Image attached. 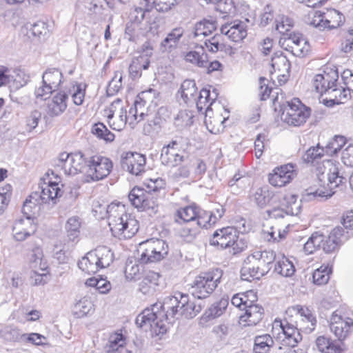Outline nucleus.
I'll use <instances>...</instances> for the list:
<instances>
[{"instance_id":"nucleus-41","label":"nucleus","mask_w":353,"mask_h":353,"mask_svg":"<svg viewBox=\"0 0 353 353\" xmlns=\"http://www.w3.org/2000/svg\"><path fill=\"white\" fill-rule=\"evenodd\" d=\"M143 185L149 192L153 193V195L155 193H158V199H163L166 195V182L162 178L145 179L143 182Z\"/></svg>"},{"instance_id":"nucleus-5","label":"nucleus","mask_w":353,"mask_h":353,"mask_svg":"<svg viewBox=\"0 0 353 353\" xmlns=\"http://www.w3.org/2000/svg\"><path fill=\"white\" fill-rule=\"evenodd\" d=\"M311 114V108L294 97L280 106V119L289 127L303 125Z\"/></svg>"},{"instance_id":"nucleus-51","label":"nucleus","mask_w":353,"mask_h":353,"mask_svg":"<svg viewBox=\"0 0 353 353\" xmlns=\"http://www.w3.org/2000/svg\"><path fill=\"white\" fill-rule=\"evenodd\" d=\"M228 305V299L221 298L219 301L212 305L205 312L203 317L211 320L219 317L225 311Z\"/></svg>"},{"instance_id":"nucleus-50","label":"nucleus","mask_w":353,"mask_h":353,"mask_svg":"<svg viewBox=\"0 0 353 353\" xmlns=\"http://www.w3.org/2000/svg\"><path fill=\"white\" fill-rule=\"evenodd\" d=\"M29 263L32 269L46 270L48 268L47 261L43 259V250L39 246L34 247L30 254Z\"/></svg>"},{"instance_id":"nucleus-32","label":"nucleus","mask_w":353,"mask_h":353,"mask_svg":"<svg viewBox=\"0 0 353 353\" xmlns=\"http://www.w3.org/2000/svg\"><path fill=\"white\" fill-rule=\"evenodd\" d=\"M324 98H322V103L327 107L334 105L346 103L350 99V90L339 86V82L335 83L332 90H329Z\"/></svg>"},{"instance_id":"nucleus-49","label":"nucleus","mask_w":353,"mask_h":353,"mask_svg":"<svg viewBox=\"0 0 353 353\" xmlns=\"http://www.w3.org/2000/svg\"><path fill=\"white\" fill-rule=\"evenodd\" d=\"M198 88L194 80L185 79L181 83L179 93L185 103L194 99Z\"/></svg>"},{"instance_id":"nucleus-64","label":"nucleus","mask_w":353,"mask_h":353,"mask_svg":"<svg viewBox=\"0 0 353 353\" xmlns=\"http://www.w3.org/2000/svg\"><path fill=\"white\" fill-rule=\"evenodd\" d=\"M80 228L81 222L77 217L70 218L65 224L68 235L71 236L73 241L79 236Z\"/></svg>"},{"instance_id":"nucleus-57","label":"nucleus","mask_w":353,"mask_h":353,"mask_svg":"<svg viewBox=\"0 0 353 353\" xmlns=\"http://www.w3.org/2000/svg\"><path fill=\"white\" fill-rule=\"evenodd\" d=\"M30 276V283L32 285H41L47 283L50 278L49 268L44 270L32 269Z\"/></svg>"},{"instance_id":"nucleus-47","label":"nucleus","mask_w":353,"mask_h":353,"mask_svg":"<svg viewBox=\"0 0 353 353\" xmlns=\"http://www.w3.org/2000/svg\"><path fill=\"white\" fill-rule=\"evenodd\" d=\"M224 34L221 32L216 34L212 37L207 39L205 42V46L207 50L211 52L215 53L218 51H225L229 48V46L225 41Z\"/></svg>"},{"instance_id":"nucleus-17","label":"nucleus","mask_w":353,"mask_h":353,"mask_svg":"<svg viewBox=\"0 0 353 353\" xmlns=\"http://www.w3.org/2000/svg\"><path fill=\"white\" fill-rule=\"evenodd\" d=\"M145 2V8L137 7L134 9L136 13L135 20L138 23H141L145 19L146 23L150 24V30L157 29V17H149L150 10L154 7L159 12H167L172 9V7L181 3L183 0H143Z\"/></svg>"},{"instance_id":"nucleus-29","label":"nucleus","mask_w":353,"mask_h":353,"mask_svg":"<svg viewBox=\"0 0 353 353\" xmlns=\"http://www.w3.org/2000/svg\"><path fill=\"white\" fill-rule=\"evenodd\" d=\"M165 285V279L160 272L148 270L143 274L139 286L143 294H149L164 288Z\"/></svg>"},{"instance_id":"nucleus-24","label":"nucleus","mask_w":353,"mask_h":353,"mask_svg":"<svg viewBox=\"0 0 353 353\" xmlns=\"http://www.w3.org/2000/svg\"><path fill=\"white\" fill-rule=\"evenodd\" d=\"M121 165L130 174L138 176L145 170L146 157L137 152H125L121 157Z\"/></svg>"},{"instance_id":"nucleus-20","label":"nucleus","mask_w":353,"mask_h":353,"mask_svg":"<svg viewBox=\"0 0 353 353\" xmlns=\"http://www.w3.org/2000/svg\"><path fill=\"white\" fill-rule=\"evenodd\" d=\"M296 166L288 163L276 166L267 176L268 182L274 188H283L290 184L296 176Z\"/></svg>"},{"instance_id":"nucleus-62","label":"nucleus","mask_w":353,"mask_h":353,"mask_svg":"<svg viewBox=\"0 0 353 353\" xmlns=\"http://www.w3.org/2000/svg\"><path fill=\"white\" fill-rule=\"evenodd\" d=\"M85 85L75 83L70 89V94H71L72 101L76 105L83 104L85 96Z\"/></svg>"},{"instance_id":"nucleus-25","label":"nucleus","mask_w":353,"mask_h":353,"mask_svg":"<svg viewBox=\"0 0 353 353\" xmlns=\"http://www.w3.org/2000/svg\"><path fill=\"white\" fill-rule=\"evenodd\" d=\"M271 74L275 75L280 85L285 84L290 73V62L284 54L279 51L274 53L271 59Z\"/></svg>"},{"instance_id":"nucleus-38","label":"nucleus","mask_w":353,"mask_h":353,"mask_svg":"<svg viewBox=\"0 0 353 353\" xmlns=\"http://www.w3.org/2000/svg\"><path fill=\"white\" fill-rule=\"evenodd\" d=\"M274 261V272L278 274L285 277H290L294 274L295 267L292 261L285 255L276 256Z\"/></svg>"},{"instance_id":"nucleus-21","label":"nucleus","mask_w":353,"mask_h":353,"mask_svg":"<svg viewBox=\"0 0 353 353\" xmlns=\"http://www.w3.org/2000/svg\"><path fill=\"white\" fill-rule=\"evenodd\" d=\"M86 159L81 152H64L59 154L57 165L65 174L76 175L81 172L84 168H86Z\"/></svg>"},{"instance_id":"nucleus-40","label":"nucleus","mask_w":353,"mask_h":353,"mask_svg":"<svg viewBox=\"0 0 353 353\" xmlns=\"http://www.w3.org/2000/svg\"><path fill=\"white\" fill-rule=\"evenodd\" d=\"M210 88L211 87L203 88L200 90L199 96L196 101V107L201 112L203 110L214 109V108H212V105L216 99L218 94L215 90L211 92Z\"/></svg>"},{"instance_id":"nucleus-31","label":"nucleus","mask_w":353,"mask_h":353,"mask_svg":"<svg viewBox=\"0 0 353 353\" xmlns=\"http://www.w3.org/2000/svg\"><path fill=\"white\" fill-rule=\"evenodd\" d=\"M296 199L297 196L294 194L288 193L283 196L280 194L279 202L268 205L269 208L266 210L267 217L274 219L284 217L286 214L284 206L295 203Z\"/></svg>"},{"instance_id":"nucleus-36","label":"nucleus","mask_w":353,"mask_h":353,"mask_svg":"<svg viewBox=\"0 0 353 353\" xmlns=\"http://www.w3.org/2000/svg\"><path fill=\"white\" fill-rule=\"evenodd\" d=\"M342 342L320 336L316 338L315 343L318 350L321 353H342L344 350Z\"/></svg>"},{"instance_id":"nucleus-13","label":"nucleus","mask_w":353,"mask_h":353,"mask_svg":"<svg viewBox=\"0 0 353 353\" xmlns=\"http://www.w3.org/2000/svg\"><path fill=\"white\" fill-rule=\"evenodd\" d=\"M338 79L337 68L332 64L327 63L312 76L310 85L312 90L322 99L329 90H332Z\"/></svg>"},{"instance_id":"nucleus-23","label":"nucleus","mask_w":353,"mask_h":353,"mask_svg":"<svg viewBox=\"0 0 353 353\" xmlns=\"http://www.w3.org/2000/svg\"><path fill=\"white\" fill-rule=\"evenodd\" d=\"M280 43L285 50L296 57H305L311 50L308 41L299 34H290L288 38L281 39Z\"/></svg>"},{"instance_id":"nucleus-55","label":"nucleus","mask_w":353,"mask_h":353,"mask_svg":"<svg viewBox=\"0 0 353 353\" xmlns=\"http://www.w3.org/2000/svg\"><path fill=\"white\" fill-rule=\"evenodd\" d=\"M184 33V30L181 27L175 28L172 30V31L168 34L166 38L161 42V48L163 52H168L172 48L173 44H176V43L180 40L181 37Z\"/></svg>"},{"instance_id":"nucleus-39","label":"nucleus","mask_w":353,"mask_h":353,"mask_svg":"<svg viewBox=\"0 0 353 353\" xmlns=\"http://www.w3.org/2000/svg\"><path fill=\"white\" fill-rule=\"evenodd\" d=\"M95 310L91 297L85 296L81 298L73 307V314L77 318H83L92 314Z\"/></svg>"},{"instance_id":"nucleus-1","label":"nucleus","mask_w":353,"mask_h":353,"mask_svg":"<svg viewBox=\"0 0 353 353\" xmlns=\"http://www.w3.org/2000/svg\"><path fill=\"white\" fill-rule=\"evenodd\" d=\"M225 209L223 206H218L211 210L202 208L198 204L192 202L185 205L177 208L173 213L174 221L179 225H186L193 223L196 228L188 230V234L194 235L196 229L208 230L223 217Z\"/></svg>"},{"instance_id":"nucleus-19","label":"nucleus","mask_w":353,"mask_h":353,"mask_svg":"<svg viewBox=\"0 0 353 353\" xmlns=\"http://www.w3.org/2000/svg\"><path fill=\"white\" fill-rule=\"evenodd\" d=\"M272 332L277 335L280 343L288 347H294L301 341L302 336L299 330L292 325L283 324L281 319H276L272 323Z\"/></svg>"},{"instance_id":"nucleus-14","label":"nucleus","mask_w":353,"mask_h":353,"mask_svg":"<svg viewBox=\"0 0 353 353\" xmlns=\"http://www.w3.org/2000/svg\"><path fill=\"white\" fill-rule=\"evenodd\" d=\"M329 327L339 341H344L353 331V313L345 307L336 310L330 317Z\"/></svg>"},{"instance_id":"nucleus-28","label":"nucleus","mask_w":353,"mask_h":353,"mask_svg":"<svg viewBox=\"0 0 353 353\" xmlns=\"http://www.w3.org/2000/svg\"><path fill=\"white\" fill-rule=\"evenodd\" d=\"M12 230L14 239L22 241L36 233L37 224L32 218H21L14 221Z\"/></svg>"},{"instance_id":"nucleus-6","label":"nucleus","mask_w":353,"mask_h":353,"mask_svg":"<svg viewBox=\"0 0 353 353\" xmlns=\"http://www.w3.org/2000/svg\"><path fill=\"white\" fill-rule=\"evenodd\" d=\"M166 313L154 305L143 310L136 318V324L151 336H159L167 332L168 326L163 320Z\"/></svg>"},{"instance_id":"nucleus-7","label":"nucleus","mask_w":353,"mask_h":353,"mask_svg":"<svg viewBox=\"0 0 353 353\" xmlns=\"http://www.w3.org/2000/svg\"><path fill=\"white\" fill-rule=\"evenodd\" d=\"M210 244L221 250L231 248L234 254L242 252L248 247L246 241L240 239L239 232L232 226L216 229L210 239Z\"/></svg>"},{"instance_id":"nucleus-63","label":"nucleus","mask_w":353,"mask_h":353,"mask_svg":"<svg viewBox=\"0 0 353 353\" xmlns=\"http://www.w3.org/2000/svg\"><path fill=\"white\" fill-rule=\"evenodd\" d=\"M124 104L121 99H117L108 108L103 110V117L106 119H112L114 113L119 114H126Z\"/></svg>"},{"instance_id":"nucleus-46","label":"nucleus","mask_w":353,"mask_h":353,"mask_svg":"<svg viewBox=\"0 0 353 353\" xmlns=\"http://www.w3.org/2000/svg\"><path fill=\"white\" fill-rule=\"evenodd\" d=\"M149 65L148 57L144 54L139 55L132 59L129 66V73L134 78L140 77L142 70L148 69Z\"/></svg>"},{"instance_id":"nucleus-26","label":"nucleus","mask_w":353,"mask_h":353,"mask_svg":"<svg viewBox=\"0 0 353 353\" xmlns=\"http://www.w3.org/2000/svg\"><path fill=\"white\" fill-rule=\"evenodd\" d=\"M321 236L323 238L322 250L326 253H332L337 250L348 238L344 229L340 226L334 228L328 234L321 232Z\"/></svg>"},{"instance_id":"nucleus-9","label":"nucleus","mask_w":353,"mask_h":353,"mask_svg":"<svg viewBox=\"0 0 353 353\" xmlns=\"http://www.w3.org/2000/svg\"><path fill=\"white\" fill-rule=\"evenodd\" d=\"M39 185L41 203L56 204L64 193L61 176L52 170H48L43 175Z\"/></svg>"},{"instance_id":"nucleus-37","label":"nucleus","mask_w":353,"mask_h":353,"mask_svg":"<svg viewBox=\"0 0 353 353\" xmlns=\"http://www.w3.org/2000/svg\"><path fill=\"white\" fill-rule=\"evenodd\" d=\"M257 294L254 290H250L233 295L231 299L232 304L242 310L252 306L257 301Z\"/></svg>"},{"instance_id":"nucleus-12","label":"nucleus","mask_w":353,"mask_h":353,"mask_svg":"<svg viewBox=\"0 0 353 353\" xmlns=\"http://www.w3.org/2000/svg\"><path fill=\"white\" fill-rule=\"evenodd\" d=\"M345 17L340 11L326 8L323 11L312 10L307 17L308 24L320 29H336L345 23Z\"/></svg>"},{"instance_id":"nucleus-35","label":"nucleus","mask_w":353,"mask_h":353,"mask_svg":"<svg viewBox=\"0 0 353 353\" xmlns=\"http://www.w3.org/2000/svg\"><path fill=\"white\" fill-rule=\"evenodd\" d=\"M68 95L63 92H57L47 103V113L51 116H58L67 108Z\"/></svg>"},{"instance_id":"nucleus-45","label":"nucleus","mask_w":353,"mask_h":353,"mask_svg":"<svg viewBox=\"0 0 353 353\" xmlns=\"http://www.w3.org/2000/svg\"><path fill=\"white\" fill-rule=\"evenodd\" d=\"M93 255H95L100 268L109 266L113 261L114 254L106 246H98L94 250H91Z\"/></svg>"},{"instance_id":"nucleus-54","label":"nucleus","mask_w":353,"mask_h":353,"mask_svg":"<svg viewBox=\"0 0 353 353\" xmlns=\"http://www.w3.org/2000/svg\"><path fill=\"white\" fill-rule=\"evenodd\" d=\"M273 345L274 341L270 334L258 336L254 339V351L255 353H269Z\"/></svg>"},{"instance_id":"nucleus-34","label":"nucleus","mask_w":353,"mask_h":353,"mask_svg":"<svg viewBox=\"0 0 353 353\" xmlns=\"http://www.w3.org/2000/svg\"><path fill=\"white\" fill-rule=\"evenodd\" d=\"M264 316V309L256 304L245 309V312L239 318V323L243 326L256 325Z\"/></svg>"},{"instance_id":"nucleus-48","label":"nucleus","mask_w":353,"mask_h":353,"mask_svg":"<svg viewBox=\"0 0 353 353\" xmlns=\"http://www.w3.org/2000/svg\"><path fill=\"white\" fill-rule=\"evenodd\" d=\"M62 77V74L59 70L57 69H49L43 74L42 82L54 91H56L59 88Z\"/></svg>"},{"instance_id":"nucleus-58","label":"nucleus","mask_w":353,"mask_h":353,"mask_svg":"<svg viewBox=\"0 0 353 353\" xmlns=\"http://www.w3.org/2000/svg\"><path fill=\"white\" fill-rule=\"evenodd\" d=\"M154 94L152 90L143 91L139 93L134 101V107L131 108L129 110V114H136L139 108H141L153 101Z\"/></svg>"},{"instance_id":"nucleus-56","label":"nucleus","mask_w":353,"mask_h":353,"mask_svg":"<svg viewBox=\"0 0 353 353\" xmlns=\"http://www.w3.org/2000/svg\"><path fill=\"white\" fill-rule=\"evenodd\" d=\"M92 133L99 139L105 143H112L114 141L115 135L110 132L107 127L101 122L94 123L92 127Z\"/></svg>"},{"instance_id":"nucleus-53","label":"nucleus","mask_w":353,"mask_h":353,"mask_svg":"<svg viewBox=\"0 0 353 353\" xmlns=\"http://www.w3.org/2000/svg\"><path fill=\"white\" fill-rule=\"evenodd\" d=\"M323 238L321 236V232H313L303 245V252L305 254H312L317 250L322 249V241Z\"/></svg>"},{"instance_id":"nucleus-8","label":"nucleus","mask_w":353,"mask_h":353,"mask_svg":"<svg viewBox=\"0 0 353 353\" xmlns=\"http://www.w3.org/2000/svg\"><path fill=\"white\" fill-rule=\"evenodd\" d=\"M223 272L219 268L200 272L191 284L192 294L198 299L209 297L220 284Z\"/></svg>"},{"instance_id":"nucleus-43","label":"nucleus","mask_w":353,"mask_h":353,"mask_svg":"<svg viewBox=\"0 0 353 353\" xmlns=\"http://www.w3.org/2000/svg\"><path fill=\"white\" fill-rule=\"evenodd\" d=\"M126 345V337L122 333V330H118L112 333L108 339V342L105 346V351L108 353H115L121 347Z\"/></svg>"},{"instance_id":"nucleus-61","label":"nucleus","mask_w":353,"mask_h":353,"mask_svg":"<svg viewBox=\"0 0 353 353\" xmlns=\"http://www.w3.org/2000/svg\"><path fill=\"white\" fill-rule=\"evenodd\" d=\"M217 28L215 21L204 19L196 24L194 34L196 36H208Z\"/></svg>"},{"instance_id":"nucleus-16","label":"nucleus","mask_w":353,"mask_h":353,"mask_svg":"<svg viewBox=\"0 0 353 353\" xmlns=\"http://www.w3.org/2000/svg\"><path fill=\"white\" fill-rule=\"evenodd\" d=\"M128 199L132 205L139 212L157 214L159 203L158 198L153 193L139 186H134L128 194Z\"/></svg>"},{"instance_id":"nucleus-4","label":"nucleus","mask_w":353,"mask_h":353,"mask_svg":"<svg viewBox=\"0 0 353 353\" xmlns=\"http://www.w3.org/2000/svg\"><path fill=\"white\" fill-rule=\"evenodd\" d=\"M276 259L273 250H256L244 260L241 270V277L244 281L259 279L270 270V264Z\"/></svg>"},{"instance_id":"nucleus-15","label":"nucleus","mask_w":353,"mask_h":353,"mask_svg":"<svg viewBox=\"0 0 353 353\" xmlns=\"http://www.w3.org/2000/svg\"><path fill=\"white\" fill-rule=\"evenodd\" d=\"M165 303L166 305V316L172 318L192 319L200 312L201 307L190 301L188 294H178Z\"/></svg>"},{"instance_id":"nucleus-2","label":"nucleus","mask_w":353,"mask_h":353,"mask_svg":"<svg viewBox=\"0 0 353 353\" xmlns=\"http://www.w3.org/2000/svg\"><path fill=\"white\" fill-rule=\"evenodd\" d=\"M108 225L112 235L119 240H128L134 236L140 229V223L128 207L121 203L113 202L108 208Z\"/></svg>"},{"instance_id":"nucleus-59","label":"nucleus","mask_w":353,"mask_h":353,"mask_svg":"<svg viewBox=\"0 0 353 353\" xmlns=\"http://www.w3.org/2000/svg\"><path fill=\"white\" fill-rule=\"evenodd\" d=\"M184 59L186 62L190 63L199 68H203L207 65L208 54L191 50L184 54Z\"/></svg>"},{"instance_id":"nucleus-11","label":"nucleus","mask_w":353,"mask_h":353,"mask_svg":"<svg viewBox=\"0 0 353 353\" xmlns=\"http://www.w3.org/2000/svg\"><path fill=\"white\" fill-rule=\"evenodd\" d=\"M113 169L112 161L100 154L91 155L86 159V169L83 174L85 183L101 181L108 177Z\"/></svg>"},{"instance_id":"nucleus-30","label":"nucleus","mask_w":353,"mask_h":353,"mask_svg":"<svg viewBox=\"0 0 353 353\" xmlns=\"http://www.w3.org/2000/svg\"><path fill=\"white\" fill-rule=\"evenodd\" d=\"M288 312H294L301 316L299 327L303 332L310 333L315 329L317 323L316 318L308 307L295 305L289 307Z\"/></svg>"},{"instance_id":"nucleus-52","label":"nucleus","mask_w":353,"mask_h":353,"mask_svg":"<svg viewBox=\"0 0 353 353\" xmlns=\"http://www.w3.org/2000/svg\"><path fill=\"white\" fill-rule=\"evenodd\" d=\"M347 143V139L344 136L335 135L328 141L325 147V154L328 156L337 154Z\"/></svg>"},{"instance_id":"nucleus-3","label":"nucleus","mask_w":353,"mask_h":353,"mask_svg":"<svg viewBox=\"0 0 353 353\" xmlns=\"http://www.w3.org/2000/svg\"><path fill=\"white\" fill-rule=\"evenodd\" d=\"M315 174L322 181L326 176L327 181H324L315 191H309L308 195L314 196L328 197L332 196L336 189L346 183V178L341 172L339 162L332 160H324L318 163L315 168Z\"/></svg>"},{"instance_id":"nucleus-18","label":"nucleus","mask_w":353,"mask_h":353,"mask_svg":"<svg viewBox=\"0 0 353 353\" xmlns=\"http://www.w3.org/2000/svg\"><path fill=\"white\" fill-rule=\"evenodd\" d=\"M188 146L186 139L179 137L171 141L162 149L161 161L168 167H176L184 161V157L179 152H185Z\"/></svg>"},{"instance_id":"nucleus-44","label":"nucleus","mask_w":353,"mask_h":353,"mask_svg":"<svg viewBox=\"0 0 353 353\" xmlns=\"http://www.w3.org/2000/svg\"><path fill=\"white\" fill-rule=\"evenodd\" d=\"M132 114V117L127 116L126 114H119L118 117L113 116L112 119H107V122L112 130L121 131L128 123L130 125H134L137 121V115L134 113Z\"/></svg>"},{"instance_id":"nucleus-22","label":"nucleus","mask_w":353,"mask_h":353,"mask_svg":"<svg viewBox=\"0 0 353 353\" xmlns=\"http://www.w3.org/2000/svg\"><path fill=\"white\" fill-rule=\"evenodd\" d=\"M228 117L229 112L219 105L214 109L205 110L204 122L209 132L216 134L223 130L224 122Z\"/></svg>"},{"instance_id":"nucleus-42","label":"nucleus","mask_w":353,"mask_h":353,"mask_svg":"<svg viewBox=\"0 0 353 353\" xmlns=\"http://www.w3.org/2000/svg\"><path fill=\"white\" fill-rule=\"evenodd\" d=\"M92 251L88 252L82 257L78 263V266L82 272L85 274H95L101 269Z\"/></svg>"},{"instance_id":"nucleus-10","label":"nucleus","mask_w":353,"mask_h":353,"mask_svg":"<svg viewBox=\"0 0 353 353\" xmlns=\"http://www.w3.org/2000/svg\"><path fill=\"white\" fill-rule=\"evenodd\" d=\"M168 243L160 239H149L139 243L137 252L141 263L149 264L160 262L168 254Z\"/></svg>"},{"instance_id":"nucleus-27","label":"nucleus","mask_w":353,"mask_h":353,"mask_svg":"<svg viewBox=\"0 0 353 353\" xmlns=\"http://www.w3.org/2000/svg\"><path fill=\"white\" fill-rule=\"evenodd\" d=\"M280 194L271 190L268 185H263L251 190L250 199L258 207L264 208L270 204L279 202Z\"/></svg>"},{"instance_id":"nucleus-33","label":"nucleus","mask_w":353,"mask_h":353,"mask_svg":"<svg viewBox=\"0 0 353 353\" xmlns=\"http://www.w3.org/2000/svg\"><path fill=\"white\" fill-rule=\"evenodd\" d=\"M220 30L222 34L236 43L242 41L248 34L246 27L243 22L241 21H235L222 25Z\"/></svg>"},{"instance_id":"nucleus-60","label":"nucleus","mask_w":353,"mask_h":353,"mask_svg":"<svg viewBox=\"0 0 353 353\" xmlns=\"http://www.w3.org/2000/svg\"><path fill=\"white\" fill-rule=\"evenodd\" d=\"M332 273V268L329 265H322L316 269L312 275L313 281L316 285L326 284Z\"/></svg>"}]
</instances>
